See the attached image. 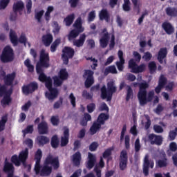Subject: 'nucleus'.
I'll return each mask as SVG.
<instances>
[{
  "instance_id": "obj_1",
  "label": "nucleus",
  "mask_w": 177,
  "mask_h": 177,
  "mask_svg": "<svg viewBox=\"0 0 177 177\" xmlns=\"http://www.w3.org/2000/svg\"><path fill=\"white\" fill-rule=\"evenodd\" d=\"M52 165V166H49ZM53 169H59L60 167V162H59V158L53 156L49 154L45 159L43 166L39 168V172L35 171L36 175H40V176H49L52 174Z\"/></svg>"
},
{
  "instance_id": "obj_2",
  "label": "nucleus",
  "mask_w": 177,
  "mask_h": 177,
  "mask_svg": "<svg viewBox=\"0 0 177 177\" xmlns=\"http://www.w3.org/2000/svg\"><path fill=\"white\" fill-rule=\"evenodd\" d=\"M50 58L49 57V53H46L45 49H41L40 51L39 60L36 64L37 74H43L44 68H48L50 67Z\"/></svg>"
},
{
  "instance_id": "obj_3",
  "label": "nucleus",
  "mask_w": 177,
  "mask_h": 177,
  "mask_svg": "<svg viewBox=\"0 0 177 177\" xmlns=\"http://www.w3.org/2000/svg\"><path fill=\"white\" fill-rule=\"evenodd\" d=\"M109 118H110V115H109V113H101L98 115L97 121L94 122L90 127L91 135H95L97 133V132H100L102 125H104L106 121H107Z\"/></svg>"
},
{
  "instance_id": "obj_4",
  "label": "nucleus",
  "mask_w": 177,
  "mask_h": 177,
  "mask_svg": "<svg viewBox=\"0 0 177 177\" xmlns=\"http://www.w3.org/2000/svg\"><path fill=\"white\" fill-rule=\"evenodd\" d=\"M115 92H117L115 83L113 81L108 82L107 88H106V85L101 88V97L103 100L106 99L107 102H111L113 99V94Z\"/></svg>"
},
{
  "instance_id": "obj_5",
  "label": "nucleus",
  "mask_w": 177,
  "mask_h": 177,
  "mask_svg": "<svg viewBox=\"0 0 177 177\" xmlns=\"http://www.w3.org/2000/svg\"><path fill=\"white\" fill-rule=\"evenodd\" d=\"M147 88H149V84L146 82H142L140 84V89L138 93V99L140 102V106L147 104Z\"/></svg>"
},
{
  "instance_id": "obj_6",
  "label": "nucleus",
  "mask_w": 177,
  "mask_h": 177,
  "mask_svg": "<svg viewBox=\"0 0 177 177\" xmlns=\"http://www.w3.org/2000/svg\"><path fill=\"white\" fill-rule=\"evenodd\" d=\"M2 63H10L15 60V52L10 46L4 47L0 57Z\"/></svg>"
},
{
  "instance_id": "obj_7",
  "label": "nucleus",
  "mask_w": 177,
  "mask_h": 177,
  "mask_svg": "<svg viewBox=\"0 0 177 177\" xmlns=\"http://www.w3.org/2000/svg\"><path fill=\"white\" fill-rule=\"evenodd\" d=\"M10 39L13 46H17V45H19V42L20 44H24V45L27 44V37H26V35L21 34L18 39L16 32L12 29L10 30Z\"/></svg>"
},
{
  "instance_id": "obj_8",
  "label": "nucleus",
  "mask_w": 177,
  "mask_h": 177,
  "mask_svg": "<svg viewBox=\"0 0 177 177\" xmlns=\"http://www.w3.org/2000/svg\"><path fill=\"white\" fill-rule=\"evenodd\" d=\"M95 72L93 71L86 69L84 70V73L83 74V78L86 80L84 82V86L87 89L91 88L93 84H95V77H93V75Z\"/></svg>"
},
{
  "instance_id": "obj_9",
  "label": "nucleus",
  "mask_w": 177,
  "mask_h": 177,
  "mask_svg": "<svg viewBox=\"0 0 177 177\" xmlns=\"http://www.w3.org/2000/svg\"><path fill=\"white\" fill-rule=\"evenodd\" d=\"M129 68H131V73H133L134 74H139V73H143V71L146 70V65L145 64H142L140 66H138L135 59H131L129 61Z\"/></svg>"
},
{
  "instance_id": "obj_10",
  "label": "nucleus",
  "mask_w": 177,
  "mask_h": 177,
  "mask_svg": "<svg viewBox=\"0 0 177 177\" xmlns=\"http://www.w3.org/2000/svg\"><path fill=\"white\" fill-rule=\"evenodd\" d=\"M128 167V152L123 149L119 156V168L120 171H125Z\"/></svg>"
},
{
  "instance_id": "obj_11",
  "label": "nucleus",
  "mask_w": 177,
  "mask_h": 177,
  "mask_svg": "<svg viewBox=\"0 0 177 177\" xmlns=\"http://www.w3.org/2000/svg\"><path fill=\"white\" fill-rule=\"evenodd\" d=\"M22 93L24 95L28 96V95H31L34 93L38 89V83L35 82H32L28 84L24 85L22 86Z\"/></svg>"
},
{
  "instance_id": "obj_12",
  "label": "nucleus",
  "mask_w": 177,
  "mask_h": 177,
  "mask_svg": "<svg viewBox=\"0 0 177 177\" xmlns=\"http://www.w3.org/2000/svg\"><path fill=\"white\" fill-rule=\"evenodd\" d=\"M149 168H154V160H149V155H146L144 158L143 174L145 176H149Z\"/></svg>"
},
{
  "instance_id": "obj_13",
  "label": "nucleus",
  "mask_w": 177,
  "mask_h": 177,
  "mask_svg": "<svg viewBox=\"0 0 177 177\" xmlns=\"http://www.w3.org/2000/svg\"><path fill=\"white\" fill-rule=\"evenodd\" d=\"M53 82L50 84V86H46V88L49 91L50 93H46V97L48 99V100H53L55 97H57V95H59V91L57 88H53Z\"/></svg>"
},
{
  "instance_id": "obj_14",
  "label": "nucleus",
  "mask_w": 177,
  "mask_h": 177,
  "mask_svg": "<svg viewBox=\"0 0 177 177\" xmlns=\"http://www.w3.org/2000/svg\"><path fill=\"white\" fill-rule=\"evenodd\" d=\"M2 77H4V84L7 86H12L13 85V82L15 78H16V73L12 72V73L7 74L3 71L1 74Z\"/></svg>"
},
{
  "instance_id": "obj_15",
  "label": "nucleus",
  "mask_w": 177,
  "mask_h": 177,
  "mask_svg": "<svg viewBox=\"0 0 177 177\" xmlns=\"http://www.w3.org/2000/svg\"><path fill=\"white\" fill-rule=\"evenodd\" d=\"M167 55H168V50H167V48H161L159 50L157 59L160 64H167Z\"/></svg>"
},
{
  "instance_id": "obj_16",
  "label": "nucleus",
  "mask_w": 177,
  "mask_h": 177,
  "mask_svg": "<svg viewBox=\"0 0 177 177\" xmlns=\"http://www.w3.org/2000/svg\"><path fill=\"white\" fill-rule=\"evenodd\" d=\"M148 139L151 145H156L157 146H161L162 145V136H161L151 133L148 136Z\"/></svg>"
},
{
  "instance_id": "obj_17",
  "label": "nucleus",
  "mask_w": 177,
  "mask_h": 177,
  "mask_svg": "<svg viewBox=\"0 0 177 177\" xmlns=\"http://www.w3.org/2000/svg\"><path fill=\"white\" fill-rule=\"evenodd\" d=\"M41 158H42V151L39 149L35 155V160H36L35 171L37 172V174L39 172V168H41Z\"/></svg>"
},
{
  "instance_id": "obj_18",
  "label": "nucleus",
  "mask_w": 177,
  "mask_h": 177,
  "mask_svg": "<svg viewBox=\"0 0 177 177\" xmlns=\"http://www.w3.org/2000/svg\"><path fill=\"white\" fill-rule=\"evenodd\" d=\"M64 136L61 137V147H64L68 145V139L70 138V129L67 127H64Z\"/></svg>"
},
{
  "instance_id": "obj_19",
  "label": "nucleus",
  "mask_w": 177,
  "mask_h": 177,
  "mask_svg": "<svg viewBox=\"0 0 177 177\" xmlns=\"http://www.w3.org/2000/svg\"><path fill=\"white\" fill-rule=\"evenodd\" d=\"M82 160V156L81 152L77 151L72 156V162L75 167H80Z\"/></svg>"
},
{
  "instance_id": "obj_20",
  "label": "nucleus",
  "mask_w": 177,
  "mask_h": 177,
  "mask_svg": "<svg viewBox=\"0 0 177 177\" xmlns=\"http://www.w3.org/2000/svg\"><path fill=\"white\" fill-rule=\"evenodd\" d=\"M37 129L39 135H46L48 131V123L45 121H41L38 124Z\"/></svg>"
},
{
  "instance_id": "obj_21",
  "label": "nucleus",
  "mask_w": 177,
  "mask_h": 177,
  "mask_svg": "<svg viewBox=\"0 0 177 177\" xmlns=\"http://www.w3.org/2000/svg\"><path fill=\"white\" fill-rule=\"evenodd\" d=\"M88 160L86 162V167L88 169H92L95 167V164H96V157L89 152L88 153Z\"/></svg>"
},
{
  "instance_id": "obj_22",
  "label": "nucleus",
  "mask_w": 177,
  "mask_h": 177,
  "mask_svg": "<svg viewBox=\"0 0 177 177\" xmlns=\"http://www.w3.org/2000/svg\"><path fill=\"white\" fill-rule=\"evenodd\" d=\"M110 39V34L109 32H105L103 34L102 37L100 39V46L101 48H107L109 45V40Z\"/></svg>"
},
{
  "instance_id": "obj_23",
  "label": "nucleus",
  "mask_w": 177,
  "mask_h": 177,
  "mask_svg": "<svg viewBox=\"0 0 177 177\" xmlns=\"http://www.w3.org/2000/svg\"><path fill=\"white\" fill-rule=\"evenodd\" d=\"M41 41L44 46L46 47L50 46V44L53 42V35L50 33H47L46 35H44L41 37Z\"/></svg>"
},
{
  "instance_id": "obj_24",
  "label": "nucleus",
  "mask_w": 177,
  "mask_h": 177,
  "mask_svg": "<svg viewBox=\"0 0 177 177\" xmlns=\"http://www.w3.org/2000/svg\"><path fill=\"white\" fill-rule=\"evenodd\" d=\"M38 80L40 82H45V86H50V84L53 82L52 78L49 76H46L45 73L39 74Z\"/></svg>"
},
{
  "instance_id": "obj_25",
  "label": "nucleus",
  "mask_w": 177,
  "mask_h": 177,
  "mask_svg": "<svg viewBox=\"0 0 177 177\" xmlns=\"http://www.w3.org/2000/svg\"><path fill=\"white\" fill-rule=\"evenodd\" d=\"M62 55L68 56L70 59H73L74 55H75V50L71 47L65 46L62 50Z\"/></svg>"
},
{
  "instance_id": "obj_26",
  "label": "nucleus",
  "mask_w": 177,
  "mask_h": 177,
  "mask_svg": "<svg viewBox=\"0 0 177 177\" xmlns=\"http://www.w3.org/2000/svg\"><path fill=\"white\" fill-rule=\"evenodd\" d=\"M163 158L159 159L156 161V167H158L159 168H165L168 165V158H167V154L164 153L162 154Z\"/></svg>"
},
{
  "instance_id": "obj_27",
  "label": "nucleus",
  "mask_w": 177,
  "mask_h": 177,
  "mask_svg": "<svg viewBox=\"0 0 177 177\" xmlns=\"http://www.w3.org/2000/svg\"><path fill=\"white\" fill-rule=\"evenodd\" d=\"M162 27L163 30H165L166 34H168V35H171V34H174V32L175 31L174 26H172V25L169 22H164L162 24Z\"/></svg>"
},
{
  "instance_id": "obj_28",
  "label": "nucleus",
  "mask_w": 177,
  "mask_h": 177,
  "mask_svg": "<svg viewBox=\"0 0 177 177\" xmlns=\"http://www.w3.org/2000/svg\"><path fill=\"white\" fill-rule=\"evenodd\" d=\"M99 18L100 20H104L107 23L110 21V13H109V11L107 9H102L99 13Z\"/></svg>"
},
{
  "instance_id": "obj_29",
  "label": "nucleus",
  "mask_w": 177,
  "mask_h": 177,
  "mask_svg": "<svg viewBox=\"0 0 177 177\" xmlns=\"http://www.w3.org/2000/svg\"><path fill=\"white\" fill-rule=\"evenodd\" d=\"M23 9H24V3L23 1H17L14 3L12 6L13 12H19V15H21V12H23Z\"/></svg>"
},
{
  "instance_id": "obj_30",
  "label": "nucleus",
  "mask_w": 177,
  "mask_h": 177,
  "mask_svg": "<svg viewBox=\"0 0 177 177\" xmlns=\"http://www.w3.org/2000/svg\"><path fill=\"white\" fill-rule=\"evenodd\" d=\"M36 141L38 146L41 147V146H45V145H48L49 142V138L45 136H38L37 137Z\"/></svg>"
},
{
  "instance_id": "obj_31",
  "label": "nucleus",
  "mask_w": 177,
  "mask_h": 177,
  "mask_svg": "<svg viewBox=\"0 0 177 177\" xmlns=\"http://www.w3.org/2000/svg\"><path fill=\"white\" fill-rule=\"evenodd\" d=\"M85 39H86V35L85 33H83L80 36L79 39L73 41V45L77 46V48H81V46H84V44H85Z\"/></svg>"
},
{
  "instance_id": "obj_32",
  "label": "nucleus",
  "mask_w": 177,
  "mask_h": 177,
  "mask_svg": "<svg viewBox=\"0 0 177 177\" xmlns=\"http://www.w3.org/2000/svg\"><path fill=\"white\" fill-rule=\"evenodd\" d=\"M165 13L169 17H177V9L175 7H167L165 8Z\"/></svg>"
},
{
  "instance_id": "obj_33",
  "label": "nucleus",
  "mask_w": 177,
  "mask_h": 177,
  "mask_svg": "<svg viewBox=\"0 0 177 177\" xmlns=\"http://www.w3.org/2000/svg\"><path fill=\"white\" fill-rule=\"evenodd\" d=\"M19 160L22 164H24L28 158V149L26 148L25 150L21 151L19 154Z\"/></svg>"
},
{
  "instance_id": "obj_34",
  "label": "nucleus",
  "mask_w": 177,
  "mask_h": 177,
  "mask_svg": "<svg viewBox=\"0 0 177 177\" xmlns=\"http://www.w3.org/2000/svg\"><path fill=\"white\" fill-rule=\"evenodd\" d=\"M73 27L75 30H78L79 31H82L84 32V28L82 27V19L81 17H79L73 24Z\"/></svg>"
},
{
  "instance_id": "obj_35",
  "label": "nucleus",
  "mask_w": 177,
  "mask_h": 177,
  "mask_svg": "<svg viewBox=\"0 0 177 177\" xmlns=\"http://www.w3.org/2000/svg\"><path fill=\"white\" fill-rule=\"evenodd\" d=\"M81 32H82L81 30H78V29H73L68 35V41H73V39H75V38H77V37H78Z\"/></svg>"
},
{
  "instance_id": "obj_36",
  "label": "nucleus",
  "mask_w": 177,
  "mask_h": 177,
  "mask_svg": "<svg viewBox=\"0 0 177 177\" xmlns=\"http://www.w3.org/2000/svg\"><path fill=\"white\" fill-rule=\"evenodd\" d=\"M75 19V15H74V13L71 14L67 17H66V18H64V21L66 27H70V26H71V24H73V23L74 22Z\"/></svg>"
},
{
  "instance_id": "obj_37",
  "label": "nucleus",
  "mask_w": 177,
  "mask_h": 177,
  "mask_svg": "<svg viewBox=\"0 0 177 177\" xmlns=\"http://www.w3.org/2000/svg\"><path fill=\"white\" fill-rule=\"evenodd\" d=\"M58 77L64 81L68 80V72H67V69H60L59 72L58 73Z\"/></svg>"
},
{
  "instance_id": "obj_38",
  "label": "nucleus",
  "mask_w": 177,
  "mask_h": 177,
  "mask_svg": "<svg viewBox=\"0 0 177 177\" xmlns=\"http://www.w3.org/2000/svg\"><path fill=\"white\" fill-rule=\"evenodd\" d=\"M117 68H115V66L111 65L105 68L104 74V75H109V74H117Z\"/></svg>"
},
{
  "instance_id": "obj_39",
  "label": "nucleus",
  "mask_w": 177,
  "mask_h": 177,
  "mask_svg": "<svg viewBox=\"0 0 177 177\" xmlns=\"http://www.w3.org/2000/svg\"><path fill=\"white\" fill-rule=\"evenodd\" d=\"M59 137H57V135H54L51 138V141H50V145L53 149H57L59 147Z\"/></svg>"
},
{
  "instance_id": "obj_40",
  "label": "nucleus",
  "mask_w": 177,
  "mask_h": 177,
  "mask_svg": "<svg viewBox=\"0 0 177 177\" xmlns=\"http://www.w3.org/2000/svg\"><path fill=\"white\" fill-rule=\"evenodd\" d=\"M6 122H8V114H6L1 117V119L0 120V132H2V131H5Z\"/></svg>"
},
{
  "instance_id": "obj_41",
  "label": "nucleus",
  "mask_w": 177,
  "mask_h": 177,
  "mask_svg": "<svg viewBox=\"0 0 177 177\" xmlns=\"http://www.w3.org/2000/svg\"><path fill=\"white\" fill-rule=\"evenodd\" d=\"M24 66L28 68V73H34V65L31 64V60L27 58L24 62Z\"/></svg>"
},
{
  "instance_id": "obj_42",
  "label": "nucleus",
  "mask_w": 177,
  "mask_h": 177,
  "mask_svg": "<svg viewBox=\"0 0 177 177\" xmlns=\"http://www.w3.org/2000/svg\"><path fill=\"white\" fill-rule=\"evenodd\" d=\"M127 95H126V102H129L131 99L133 97V90L131 88V86H127Z\"/></svg>"
},
{
  "instance_id": "obj_43",
  "label": "nucleus",
  "mask_w": 177,
  "mask_h": 177,
  "mask_svg": "<svg viewBox=\"0 0 177 177\" xmlns=\"http://www.w3.org/2000/svg\"><path fill=\"white\" fill-rule=\"evenodd\" d=\"M53 80L54 81L53 84L55 86H62V85H63V82H64L59 76H54Z\"/></svg>"
},
{
  "instance_id": "obj_44",
  "label": "nucleus",
  "mask_w": 177,
  "mask_h": 177,
  "mask_svg": "<svg viewBox=\"0 0 177 177\" xmlns=\"http://www.w3.org/2000/svg\"><path fill=\"white\" fill-rule=\"evenodd\" d=\"M148 68L149 70V73L153 74V73H156V71L157 70V64H156L154 61H152L149 63Z\"/></svg>"
},
{
  "instance_id": "obj_45",
  "label": "nucleus",
  "mask_w": 177,
  "mask_h": 177,
  "mask_svg": "<svg viewBox=\"0 0 177 177\" xmlns=\"http://www.w3.org/2000/svg\"><path fill=\"white\" fill-rule=\"evenodd\" d=\"M11 162H12V164H15L16 167H20V165L21 164L20 158L17 156V155H14L11 157Z\"/></svg>"
},
{
  "instance_id": "obj_46",
  "label": "nucleus",
  "mask_w": 177,
  "mask_h": 177,
  "mask_svg": "<svg viewBox=\"0 0 177 177\" xmlns=\"http://www.w3.org/2000/svg\"><path fill=\"white\" fill-rule=\"evenodd\" d=\"M122 9L124 12H129L131 10V1L129 0H124Z\"/></svg>"
},
{
  "instance_id": "obj_47",
  "label": "nucleus",
  "mask_w": 177,
  "mask_h": 177,
  "mask_svg": "<svg viewBox=\"0 0 177 177\" xmlns=\"http://www.w3.org/2000/svg\"><path fill=\"white\" fill-rule=\"evenodd\" d=\"M59 45H60V39H57L50 46V52H55L57 49Z\"/></svg>"
},
{
  "instance_id": "obj_48",
  "label": "nucleus",
  "mask_w": 177,
  "mask_h": 177,
  "mask_svg": "<svg viewBox=\"0 0 177 177\" xmlns=\"http://www.w3.org/2000/svg\"><path fill=\"white\" fill-rule=\"evenodd\" d=\"M54 8L52 6L48 7L47 10L45 13V19L46 21H49L50 20V12L54 10Z\"/></svg>"
},
{
  "instance_id": "obj_49",
  "label": "nucleus",
  "mask_w": 177,
  "mask_h": 177,
  "mask_svg": "<svg viewBox=\"0 0 177 177\" xmlns=\"http://www.w3.org/2000/svg\"><path fill=\"white\" fill-rule=\"evenodd\" d=\"M32 132H34V125L32 124L27 126L26 128L22 131L24 136H26L27 133H32Z\"/></svg>"
},
{
  "instance_id": "obj_50",
  "label": "nucleus",
  "mask_w": 177,
  "mask_h": 177,
  "mask_svg": "<svg viewBox=\"0 0 177 177\" xmlns=\"http://www.w3.org/2000/svg\"><path fill=\"white\" fill-rule=\"evenodd\" d=\"M95 19H96V11L92 10L88 15L87 20L88 23L94 21Z\"/></svg>"
},
{
  "instance_id": "obj_51",
  "label": "nucleus",
  "mask_w": 177,
  "mask_h": 177,
  "mask_svg": "<svg viewBox=\"0 0 177 177\" xmlns=\"http://www.w3.org/2000/svg\"><path fill=\"white\" fill-rule=\"evenodd\" d=\"M114 46H115V35H114V33H112L109 43L110 50H113V49H114Z\"/></svg>"
},
{
  "instance_id": "obj_52",
  "label": "nucleus",
  "mask_w": 177,
  "mask_h": 177,
  "mask_svg": "<svg viewBox=\"0 0 177 177\" xmlns=\"http://www.w3.org/2000/svg\"><path fill=\"white\" fill-rule=\"evenodd\" d=\"M11 102H12V98L7 95H4L3 100H1V104H3V106H6V105L8 106Z\"/></svg>"
},
{
  "instance_id": "obj_53",
  "label": "nucleus",
  "mask_w": 177,
  "mask_h": 177,
  "mask_svg": "<svg viewBox=\"0 0 177 177\" xmlns=\"http://www.w3.org/2000/svg\"><path fill=\"white\" fill-rule=\"evenodd\" d=\"M44 10H41L35 14V19L37 20L38 23H41V19H42V16H44Z\"/></svg>"
},
{
  "instance_id": "obj_54",
  "label": "nucleus",
  "mask_w": 177,
  "mask_h": 177,
  "mask_svg": "<svg viewBox=\"0 0 177 177\" xmlns=\"http://www.w3.org/2000/svg\"><path fill=\"white\" fill-rule=\"evenodd\" d=\"M141 147L142 146H140V140L139 138H137L134 143L135 151L138 153V151H140Z\"/></svg>"
},
{
  "instance_id": "obj_55",
  "label": "nucleus",
  "mask_w": 177,
  "mask_h": 177,
  "mask_svg": "<svg viewBox=\"0 0 177 177\" xmlns=\"http://www.w3.org/2000/svg\"><path fill=\"white\" fill-rule=\"evenodd\" d=\"M131 2L133 5V10H137V15L140 13V7L138 4V0H131Z\"/></svg>"
},
{
  "instance_id": "obj_56",
  "label": "nucleus",
  "mask_w": 177,
  "mask_h": 177,
  "mask_svg": "<svg viewBox=\"0 0 177 177\" xmlns=\"http://www.w3.org/2000/svg\"><path fill=\"white\" fill-rule=\"evenodd\" d=\"M166 84H167V78H165V77L162 75L160 76V77L159 78L158 85L164 88V86H165Z\"/></svg>"
},
{
  "instance_id": "obj_57",
  "label": "nucleus",
  "mask_w": 177,
  "mask_h": 177,
  "mask_svg": "<svg viewBox=\"0 0 177 177\" xmlns=\"http://www.w3.org/2000/svg\"><path fill=\"white\" fill-rule=\"evenodd\" d=\"M97 147H99V144L97 142H93L89 145V150L90 151H96V150H97Z\"/></svg>"
},
{
  "instance_id": "obj_58",
  "label": "nucleus",
  "mask_w": 177,
  "mask_h": 177,
  "mask_svg": "<svg viewBox=\"0 0 177 177\" xmlns=\"http://www.w3.org/2000/svg\"><path fill=\"white\" fill-rule=\"evenodd\" d=\"M112 151H113V149H111V148L106 149L102 153L103 158H109V157H110V156H111Z\"/></svg>"
},
{
  "instance_id": "obj_59",
  "label": "nucleus",
  "mask_w": 177,
  "mask_h": 177,
  "mask_svg": "<svg viewBox=\"0 0 177 177\" xmlns=\"http://www.w3.org/2000/svg\"><path fill=\"white\" fill-rule=\"evenodd\" d=\"M9 2H10V0H1L0 1V9H6Z\"/></svg>"
},
{
  "instance_id": "obj_60",
  "label": "nucleus",
  "mask_w": 177,
  "mask_h": 177,
  "mask_svg": "<svg viewBox=\"0 0 177 177\" xmlns=\"http://www.w3.org/2000/svg\"><path fill=\"white\" fill-rule=\"evenodd\" d=\"M151 57H153V55L149 51L145 53L142 56V59H144L145 62H150V60H151Z\"/></svg>"
},
{
  "instance_id": "obj_61",
  "label": "nucleus",
  "mask_w": 177,
  "mask_h": 177,
  "mask_svg": "<svg viewBox=\"0 0 177 177\" xmlns=\"http://www.w3.org/2000/svg\"><path fill=\"white\" fill-rule=\"evenodd\" d=\"M124 64H125V61H119L116 62V66L119 71H124Z\"/></svg>"
},
{
  "instance_id": "obj_62",
  "label": "nucleus",
  "mask_w": 177,
  "mask_h": 177,
  "mask_svg": "<svg viewBox=\"0 0 177 177\" xmlns=\"http://www.w3.org/2000/svg\"><path fill=\"white\" fill-rule=\"evenodd\" d=\"M177 136V133L176 131L171 130L169 131V140L172 141V140H175V139L176 138Z\"/></svg>"
},
{
  "instance_id": "obj_63",
  "label": "nucleus",
  "mask_w": 177,
  "mask_h": 177,
  "mask_svg": "<svg viewBox=\"0 0 177 177\" xmlns=\"http://www.w3.org/2000/svg\"><path fill=\"white\" fill-rule=\"evenodd\" d=\"M63 105V98L60 97L58 101L55 102L53 105V109H60V106Z\"/></svg>"
},
{
  "instance_id": "obj_64",
  "label": "nucleus",
  "mask_w": 177,
  "mask_h": 177,
  "mask_svg": "<svg viewBox=\"0 0 177 177\" xmlns=\"http://www.w3.org/2000/svg\"><path fill=\"white\" fill-rule=\"evenodd\" d=\"M69 99L71 100V104H72L73 107H75L77 106V104L75 102V96H74V93H71L69 95Z\"/></svg>"
}]
</instances>
